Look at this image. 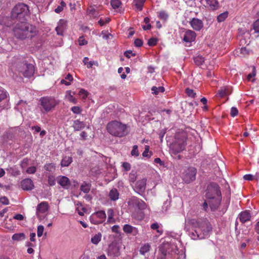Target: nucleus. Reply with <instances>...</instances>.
Listing matches in <instances>:
<instances>
[{
	"instance_id": "1",
	"label": "nucleus",
	"mask_w": 259,
	"mask_h": 259,
	"mask_svg": "<svg viewBox=\"0 0 259 259\" xmlns=\"http://www.w3.org/2000/svg\"><path fill=\"white\" fill-rule=\"evenodd\" d=\"M187 222L194 228V232L190 235L192 239H202L209 235L211 231V226L207 220L189 219Z\"/></svg>"
},
{
	"instance_id": "2",
	"label": "nucleus",
	"mask_w": 259,
	"mask_h": 259,
	"mask_svg": "<svg viewBox=\"0 0 259 259\" xmlns=\"http://www.w3.org/2000/svg\"><path fill=\"white\" fill-rule=\"evenodd\" d=\"M206 201L203 202L202 206L204 210L208 208V204L211 210H216L219 206L222 196L219 187L217 184H211L207 187L206 193Z\"/></svg>"
},
{
	"instance_id": "3",
	"label": "nucleus",
	"mask_w": 259,
	"mask_h": 259,
	"mask_svg": "<svg viewBox=\"0 0 259 259\" xmlns=\"http://www.w3.org/2000/svg\"><path fill=\"white\" fill-rule=\"evenodd\" d=\"M14 33L17 38L23 39L33 36L35 35V30L34 28L28 23L22 22L15 27Z\"/></svg>"
},
{
	"instance_id": "4",
	"label": "nucleus",
	"mask_w": 259,
	"mask_h": 259,
	"mask_svg": "<svg viewBox=\"0 0 259 259\" xmlns=\"http://www.w3.org/2000/svg\"><path fill=\"white\" fill-rule=\"evenodd\" d=\"M186 145V135L184 132L177 133L173 141L170 144V152L177 154L184 150Z\"/></svg>"
},
{
	"instance_id": "5",
	"label": "nucleus",
	"mask_w": 259,
	"mask_h": 259,
	"mask_svg": "<svg viewBox=\"0 0 259 259\" xmlns=\"http://www.w3.org/2000/svg\"><path fill=\"white\" fill-rule=\"evenodd\" d=\"M106 128L110 135L115 137H122L127 133L126 125L116 120L109 122Z\"/></svg>"
},
{
	"instance_id": "6",
	"label": "nucleus",
	"mask_w": 259,
	"mask_h": 259,
	"mask_svg": "<svg viewBox=\"0 0 259 259\" xmlns=\"http://www.w3.org/2000/svg\"><path fill=\"white\" fill-rule=\"evenodd\" d=\"M28 6L24 4H19L15 6L12 11V16L19 20H24L25 17L29 14Z\"/></svg>"
},
{
	"instance_id": "7",
	"label": "nucleus",
	"mask_w": 259,
	"mask_h": 259,
	"mask_svg": "<svg viewBox=\"0 0 259 259\" xmlns=\"http://www.w3.org/2000/svg\"><path fill=\"white\" fill-rule=\"evenodd\" d=\"M40 105L45 112H49L55 107L58 102L54 98L50 97H42L40 99Z\"/></svg>"
},
{
	"instance_id": "8",
	"label": "nucleus",
	"mask_w": 259,
	"mask_h": 259,
	"mask_svg": "<svg viewBox=\"0 0 259 259\" xmlns=\"http://www.w3.org/2000/svg\"><path fill=\"white\" fill-rule=\"evenodd\" d=\"M121 244L116 242H113L109 244L107 253V255L111 257H118L120 255V249Z\"/></svg>"
},
{
	"instance_id": "9",
	"label": "nucleus",
	"mask_w": 259,
	"mask_h": 259,
	"mask_svg": "<svg viewBox=\"0 0 259 259\" xmlns=\"http://www.w3.org/2000/svg\"><path fill=\"white\" fill-rule=\"evenodd\" d=\"M18 70L26 77L32 76L34 72V66L30 64H21L18 67Z\"/></svg>"
},
{
	"instance_id": "10",
	"label": "nucleus",
	"mask_w": 259,
	"mask_h": 259,
	"mask_svg": "<svg viewBox=\"0 0 259 259\" xmlns=\"http://www.w3.org/2000/svg\"><path fill=\"white\" fill-rule=\"evenodd\" d=\"M105 211L100 210L93 213L90 216L91 222L94 224H98L103 222L106 219Z\"/></svg>"
},
{
	"instance_id": "11",
	"label": "nucleus",
	"mask_w": 259,
	"mask_h": 259,
	"mask_svg": "<svg viewBox=\"0 0 259 259\" xmlns=\"http://www.w3.org/2000/svg\"><path fill=\"white\" fill-rule=\"evenodd\" d=\"M196 169L194 167H190L184 172L183 179L187 183H189L195 179Z\"/></svg>"
},
{
	"instance_id": "12",
	"label": "nucleus",
	"mask_w": 259,
	"mask_h": 259,
	"mask_svg": "<svg viewBox=\"0 0 259 259\" xmlns=\"http://www.w3.org/2000/svg\"><path fill=\"white\" fill-rule=\"evenodd\" d=\"M48 208L49 206L47 202H42L40 204H39L36 208V213L37 217L39 220L42 219L44 217V215H46L47 214Z\"/></svg>"
},
{
	"instance_id": "13",
	"label": "nucleus",
	"mask_w": 259,
	"mask_h": 259,
	"mask_svg": "<svg viewBox=\"0 0 259 259\" xmlns=\"http://www.w3.org/2000/svg\"><path fill=\"white\" fill-rule=\"evenodd\" d=\"M201 4L210 10H217L220 8V4L217 0H200Z\"/></svg>"
},
{
	"instance_id": "14",
	"label": "nucleus",
	"mask_w": 259,
	"mask_h": 259,
	"mask_svg": "<svg viewBox=\"0 0 259 259\" xmlns=\"http://www.w3.org/2000/svg\"><path fill=\"white\" fill-rule=\"evenodd\" d=\"M129 203L130 205L141 210L145 209L147 206L146 204L143 200L137 197L132 198Z\"/></svg>"
},
{
	"instance_id": "15",
	"label": "nucleus",
	"mask_w": 259,
	"mask_h": 259,
	"mask_svg": "<svg viewBox=\"0 0 259 259\" xmlns=\"http://www.w3.org/2000/svg\"><path fill=\"white\" fill-rule=\"evenodd\" d=\"M147 179L143 178L138 180L135 186V190L139 194H141L144 192L146 188Z\"/></svg>"
},
{
	"instance_id": "16",
	"label": "nucleus",
	"mask_w": 259,
	"mask_h": 259,
	"mask_svg": "<svg viewBox=\"0 0 259 259\" xmlns=\"http://www.w3.org/2000/svg\"><path fill=\"white\" fill-rule=\"evenodd\" d=\"M196 36V34L195 32L191 30H188L185 32L183 40L187 43L191 42L195 40Z\"/></svg>"
},
{
	"instance_id": "17",
	"label": "nucleus",
	"mask_w": 259,
	"mask_h": 259,
	"mask_svg": "<svg viewBox=\"0 0 259 259\" xmlns=\"http://www.w3.org/2000/svg\"><path fill=\"white\" fill-rule=\"evenodd\" d=\"M190 24L193 29L200 31L203 27V23L200 19L194 18L190 21Z\"/></svg>"
},
{
	"instance_id": "18",
	"label": "nucleus",
	"mask_w": 259,
	"mask_h": 259,
	"mask_svg": "<svg viewBox=\"0 0 259 259\" xmlns=\"http://www.w3.org/2000/svg\"><path fill=\"white\" fill-rule=\"evenodd\" d=\"M67 28V21L64 19H61L58 23V25L56 28V31L57 34L62 35L64 31Z\"/></svg>"
},
{
	"instance_id": "19",
	"label": "nucleus",
	"mask_w": 259,
	"mask_h": 259,
	"mask_svg": "<svg viewBox=\"0 0 259 259\" xmlns=\"http://www.w3.org/2000/svg\"><path fill=\"white\" fill-rule=\"evenodd\" d=\"M57 180L58 183L64 188L67 189L70 185L69 179L65 176H59Z\"/></svg>"
},
{
	"instance_id": "20",
	"label": "nucleus",
	"mask_w": 259,
	"mask_h": 259,
	"mask_svg": "<svg viewBox=\"0 0 259 259\" xmlns=\"http://www.w3.org/2000/svg\"><path fill=\"white\" fill-rule=\"evenodd\" d=\"M22 188L25 190H31L34 188L32 181L30 179H25L21 182Z\"/></svg>"
},
{
	"instance_id": "21",
	"label": "nucleus",
	"mask_w": 259,
	"mask_h": 259,
	"mask_svg": "<svg viewBox=\"0 0 259 259\" xmlns=\"http://www.w3.org/2000/svg\"><path fill=\"white\" fill-rule=\"evenodd\" d=\"M123 230L125 233L127 234H132L134 236H136L138 234V230L137 228L127 224L124 225Z\"/></svg>"
},
{
	"instance_id": "22",
	"label": "nucleus",
	"mask_w": 259,
	"mask_h": 259,
	"mask_svg": "<svg viewBox=\"0 0 259 259\" xmlns=\"http://www.w3.org/2000/svg\"><path fill=\"white\" fill-rule=\"evenodd\" d=\"M251 214L248 210H245L241 212L239 214V220L241 222L244 223L250 220Z\"/></svg>"
},
{
	"instance_id": "23",
	"label": "nucleus",
	"mask_w": 259,
	"mask_h": 259,
	"mask_svg": "<svg viewBox=\"0 0 259 259\" xmlns=\"http://www.w3.org/2000/svg\"><path fill=\"white\" fill-rule=\"evenodd\" d=\"M85 126V124L83 122L76 120L74 121L73 127L74 131H78L83 128Z\"/></svg>"
},
{
	"instance_id": "24",
	"label": "nucleus",
	"mask_w": 259,
	"mask_h": 259,
	"mask_svg": "<svg viewBox=\"0 0 259 259\" xmlns=\"http://www.w3.org/2000/svg\"><path fill=\"white\" fill-rule=\"evenodd\" d=\"M72 162V158L70 156H64L63 157L61 161V166L66 167L68 166Z\"/></svg>"
},
{
	"instance_id": "25",
	"label": "nucleus",
	"mask_w": 259,
	"mask_h": 259,
	"mask_svg": "<svg viewBox=\"0 0 259 259\" xmlns=\"http://www.w3.org/2000/svg\"><path fill=\"white\" fill-rule=\"evenodd\" d=\"M109 198L113 201L116 200L118 199L119 193L117 189H112L110 190L109 194Z\"/></svg>"
},
{
	"instance_id": "26",
	"label": "nucleus",
	"mask_w": 259,
	"mask_h": 259,
	"mask_svg": "<svg viewBox=\"0 0 259 259\" xmlns=\"http://www.w3.org/2000/svg\"><path fill=\"white\" fill-rule=\"evenodd\" d=\"M230 94L229 89L227 87H223L219 90L218 95L220 97H223Z\"/></svg>"
},
{
	"instance_id": "27",
	"label": "nucleus",
	"mask_w": 259,
	"mask_h": 259,
	"mask_svg": "<svg viewBox=\"0 0 259 259\" xmlns=\"http://www.w3.org/2000/svg\"><path fill=\"white\" fill-rule=\"evenodd\" d=\"M65 99L67 100L69 102H71L73 104H76L77 103V100L73 97L72 95H71V91H66L65 94Z\"/></svg>"
},
{
	"instance_id": "28",
	"label": "nucleus",
	"mask_w": 259,
	"mask_h": 259,
	"mask_svg": "<svg viewBox=\"0 0 259 259\" xmlns=\"http://www.w3.org/2000/svg\"><path fill=\"white\" fill-rule=\"evenodd\" d=\"M102 238V234L101 233H98L95 234L92 238L91 242L94 244H97L101 241Z\"/></svg>"
},
{
	"instance_id": "29",
	"label": "nucleus",
	"mask_w": 259,
	"mask_h": 259,
	"mask_svg": "<svg viewBox=\"0 0 259 259\" xmlns=\"http://www.w3.org/2000/svg\"><path fill=\"white\" fill-rule=\"evenodd\" d=\"M83 62L84 65H87V67L88 68H92L94 65H98V63L97 62L93 61H89V58L88 57L84 58Z\"/></svg>"
},
{
	"instance_id": "30",
	"label": "nucleus",
	"mask_w": 259,
	"mask_h": 259,
	"mask_svg": "<svg viewBox=\"0 0 259 259\" xmlns=\"http://www.w3.org/2000/svg\"><path fill=\"white\" fill-rule=\"evenodd\" d=\"M150 245L148 244H144L143 245L140 250L141 254L144 255L146 253L148 252L150 250Z\"/></svg>"
},
{
	"instance_id": "31",
	"label": "nucleus",
	"mask_w": 259,
	"mask_h": 259,
	"mask_svg": "<svg viewBox=\"0 0 259 259\" xmlns=\"http://www.w3.org/2000/svg\"><path fill=\"white\" fill-rule=\"evenodd\" d=\"M25 239V234L23 233H16L13 235L12 239L15 241H20Z\"/></svg>"
},
{
	"instance_id": "32",
	"label": "nucleus",
	"mask_w": 259,
	"mask_h": 259,
	"mask_svg": "<svg viewBox=\"0 0 259 259\" xmlns=\"http://www.w3.org/2000/svg\"><path fill=\"white\" fill-rule=\"evenodd\" d=\"M91 189V185L87 183H83L80 187V190L81 191L85 193H88Z\"/></svg>"
},
{
	"instance_id": "33",
	"label": "nucleus",
	"mask_w": 259,
	"mask_h": 259,
	"mask_svg": "<svg viewBox=\"0 0 259 259\" xmlns=\"http://www.w3.org/2000/svg\"><path fill=\"white\" fill-rule=\"evenodd\" d=\"M146 0H134V3L137 9L141 11Z\"/></svg>"
},
{
	"instance_id": "34",
	"label": "nucleus",
	"mask_w": 259,
	"mask_h": 259,
	"mask_svg": "<svg viewBox=\"0 0 259 259\" xmlns=\"http://www.w3.org/2000/svg\"><path fill=\"white\" fill-rule=\"evenodd\" d=\"M152 93L155 95H158L159 93H163L164 91V88L163 87H153L151 89Z\"/></svg>"
},
{
	"instance_id": "35",
	"label": "nucleus",
	"mask_w": 259,
	"mask_h": 259,
	"mask_svg": "<svg viewBox=\"0 0 259 259\" xmlns=\"http://www.w3.org/2000/svg\"><path fill=\"white\" fill-rule=\"evenodd\" d=\"M108 214V222L113 223L114 222V219L113 218L114 212L113 209H109L107 211Z\"/></svg>"
},
{
	"instance_id": "36",
	"label": "nucleus",
	"mask_w": 259,
	"mask_h": 259,
	"mask_svg": "<svg viewBox=\"0 0 259 259\" xmlns=\"http://www.w3.org/2000/svg\"><path fill=\"white\" fill-rule=\"evenodd\" d=\"M228 16V12L226 11L223 13L220 14L217 18L218 21L219 22H221L224 21Z\"/></svg>"
},
{
	"instance_id": "37",
	"label": "nucleus",
	"mask_w": 259,
	"mask_h": 259,
	"mask_svg": "<svg viewBox=\"0 0 259 259\" xmlns=\"http://www.w3.org/2000/svg\"><path fill=\"white\" fill-rule=\"evenodd\" d=\"M89 94V92L87 91H86L83 89H81L78 92L79 96H80V97L83 100L86 99V98L88 97Z\"/></svg>"
},
{
	"instance_id": "38",
	"label": "nucleus",
	"mask_w": 259,
	"mask_h": 259,
	"mask_svg": "<svg viewBox=\"0 0 259 259\" xmlns=\"http://www.w3.org/2000/svg\"><path fill=\"white\" fill-rule=\"evenodd\" d=\"M8 96V93L3 88L0 87V102L6 99Z\"/></svg>"
},
{
	"instance_id": "39",
	"label": "nucleus",
	"mask_w": 259,
	"mask_h": 259,
	"mask_svg": "<svg viewBox=\"0 0 259 259\" xmlns=\"http://www.w3.org/2000/svg\"><path fill=\"white\" fill-rule=\"evenodd\" d=\"M150 147L149 146L146 145L145 147V150L142 153L143 157L150 158L152 155V153L149 152Z\"/></svg>"
},
{
	"instance_id": "40",
	"label": "nucleus",
	"mask_w": 259,
	"mask_h": 259,
	"mask_svg": "<svg viewBox=\"0 0 259 259\" xmlns=\"http://www.w3.org/2000/svg\"><path fill=\"white\" fill-rule=\"evenodd\" d=\"M194 61L197 65H200L204 62V60L202 56H197L194 58Z\"/></svg>"
},
{
	"instance_id": "41",
	"label": "nucleus",
	"mask_w": 259,
	"mask_h": 259,
	"mask_svg": "<svg viewBox=\"0 0 259 259\" xmlns=\"http://www.w3.org/2000/svg\"><path fill=\"white\" fill-rule=\"evenodd\" d=\"M110 3L111 6L114 9L119 8L121 4L120 1L118 0H111Z\"/></svg>"
},
{
	"instance_id": "42",
	"label": "nucleus",
	"mask_w": 259,
	"mask_h": 259,
	"mask_svg": "<svg viewBox=\"0 0 259 259\" xmlns=\"http://www.w3.org/2000/svg\"><path fill=\"white\" fill-rule=\"evenodd\" d=\"M55 165L54 163H48L45 165V168L46 170L52 171L55 169Z\"/></svg>"
},
{
	"instance_id": "43",
	"label": "nucleus",
	"mask_w": 259,
	"mask_h": 259,
	"mask_svg": "<svg viewBox=\"0 0 259 259\" xmlns=\"http://www.w3.org/2000/svg\"><path fill=\"white\" fill-rule=\"evenodd\" d=\"M159 17L161 19L166 21L168 19V15L165 11H161L159 12Z\"/></svg>"
},
{
	"instance_id": "44",
	"label": "nucleus",
	"mask_w": 259,
	"mask_h": 259,
	"mask_svg": "<svg viewBox=\"0 0 259 259\" xmlns=\"http://www.w3.org/2000/svg\"><path fill=\"white\" fill-rule=\"evenodd\" d=\"M138 146L137 145H134L133 147V149L131 151V155L132 156L137 157L139 155V153L138 149Z\"/></svg>"
},
{
	"instance_id": "45",
	"label": "nucleus",
	"mask_w": 259,
	"mask_h": 259,
	"mask_svg": "<svg viewBox=\"0 0 259 259\" xmlns=\"http://www.w3.org/2000/svg\"><path fill=\"white\" fill-rule=\"evenodd\" d=\"M252 28L254 30V32L259 33V20H256L253 23Z\"/></svg>"
},
{
	"instance_id": "46",
	"label": "nucleus",
	"mask_w": 259,
	"mask_h": 259,
	"mask_svg": "<svg viewBox=\"0 0 259 259\" xmlns=\"http://www.w3.org/2000/svg\"><path fill=\"white\" fill-rule=\"evenodd\" d=\"M151 228L153 230H156L157 232L159 233L160 234H161L162 233V231L161 230H159V225L157 223H155L152 224L151 225Z\"/></svg>"
},
{
	"instance_id": "47",
	"label": "nucleus",
	"mask_w": 259,
	"mask_h": 259,
	"mask_svg": "<svg viewBox=\"0 0 259 259\" xmlns=\"http://www.w3.org/2000/svg\"><path fill=\"white\" fill-rule=\"evenodd\" d=\"M44 231V227L42 225H39L37 227V234L38 237L42 236Z\"/></svg>"
},
{
	"instance_id": "48",
	"label": "nucleus",
	"mask_w": 259,
	"mask_h": 259,
	"mask_svg": "<svg viewBox=\"0 0 259 259\" xmlns=\"http://www.w3.org/2000/svg\"><path fill=\"white\" fill-rule=\"evenodd\" d=\"M158 41V39L156 38L152 37L149 39L148 41V44L150 46H155Z\"/></svg>"
},
{
	"instance_id": "49",
	"label": "nucleus",
	"mask_w": 259,
	"mask_h": 259,
	"mask_svg": "<svg viewBox=\"0 0 259 259\" xmlns=\"http://www.w3.org/2000/svg\"><path fill=\"white\" fill-rule=\"evenodd\" d=\"M137 175L136 174L132 172L129 175V181L131 183H134L136 180Z\"/></svg>"
},
{
	"instance_id": "50",
	"label": "nucleus",
	"mask_w": 259,
	"mask_h": 259,
	"mask_svg": "<svg viewBox=\"0 0 259 259\" xmlns=\"http://www.w3.org/2000/svg\"><path fill=\"white\" fill-rule=\"evenodd\" d=\"M71 110L74 114H80L81 112V109L79 106H73L71 108Z\"/></svg>"
},
{
	"instance_id": "51",
	"label": "nucleus",
	"mask_w": 259,
	"mask_h": 259,
	"mask_svg": "<svg viewBox=\"0 0 259 259\" xmlns=\"http://www.w3.org/2000/svg\"><path fill=\"white\" fill-rule=\"evenodd\" d=\"M110 19L109 18H105L104 19H100L98 21V23L101 26H103L105 24L108 23L110 21Z\"/></svg>"
},
{
	"instance_id": "52",
	"label": "nucleus",
	"mask_w": 259,
	"mask_h": 259,
	"mask_svg": "<svg viewBox=\"0 0 259 259\" xmlns=\"http://www.w3.org/2000/svg\"><path fill=\"white\" fill-rule=\"evenodd\" d=\"M48 183L50 186H54L55 184V179L53 176H50L48 178Z\"/></svg>"
},
{
	"instance_id": "53",
	"label": "nucleus",
	"mask_w": 259,
	"mask_h": 259,
	"mask_svg": "<svg viewBox=\"0 0 259 259\" xmlns=\"http://www.w3.org/2000/svg\"><path fill=\"white\" fill-rule=\"evenodd\" d=\"M238 111L236 107H233L231 108L230 114L232 117H235L238 114Z\"/></svg>"
},
{
	"instance_id": "54",
	"label": "nucleus",
	"mask_w": 259,
	"mask_h": 259,
	"mask_svg": "<svg viewBox=\"0 0 259 259\" xmlns=\"http://www.w3.org/2000/svg\"><path fill=\"white\" fill-rule=\"evenodd\" d=\"M186 93L187 95L190 97H194L195 95V93L194 92V91L191 89H187L186 90Z\"/></svg>"
},
{
	"instance_id": "55",
	"label": "nucleus",
	"mask_w": 259,
	"mask_h": 259,
	"mask_svg": "<svg viewBox=\"0 0 259 259\" xmlns=\"http://www.w3.org/2000/svg\"><path fill=\"white\" fill-rule=\"evenodd\" d=\"M0 202L4 205H7L9 203V199L5 196L0 198Z\"/></svg>"
},
{
	"instance_id": "56",
	"label": "nucleus",
	"mask_w": 259,
	"mask_h": 259,
	"mask_svg": "<svg viewBox=\"0 0 259 259\" xmlns=\"http://www.w3.org/2000/svg\"><path fill=\"white\" fill-rule=\"evenodd\" d=\"M36 171V167L35 166H30L26 170V172L29 174H33Z\"/></svg>"
},
{
	"instance_id": "57",
	"label": "nucleus",
	"mask_w": 259,
	"mask_h": 259,
	"mask_svg": "<svg viewBox=\"0 0 259 259\" xmlns=\"http://www.w3.org/2000/svg\"><path fill=\"white\" fill-rule=\"evenodd\" d=\"M78 41L80 46H83L87 44V41L82 36L79 37Z\"/></svg>"
},
{
	"instance_id": "58",
	"label": "nucleus",
	"mask_w": 259,
	"mask_h": 259,
	"mask_svg": "<svg viewBox=\"0 0 259 259\" xmlns=\"http://www.w3.org/2000/svg\"><path fill=\"white\" fill-rule=\"evenodd\" d=\"M122 167L124 168V169L126 171H128L130 170L131 169V164L128 162H123L122 163Z\"/></svg>"
},
{
	"instance_id": "59",
	"label": "nucleus",
	"mask_w": 259,
	"mask_h": 259,
	"mask_svg": "<svg viewBox=\"0 0 259 259\" xmlns=\"http://www.w3.org/2000/svg\"><path fill=\"white\" fill-rule=\"evenodd\" d=\"M124 55L127 58H130L131 56H135L136 54L133 53L131 51H127L124 52Z\"/></svg>"
},
{
	"instance_id": "60",
	"label": "nucleus",
	"mask_w": 259,
	"mask_h": 259,
	"mask_svg": "<svg viewBox=\"0 0 259 259\" xmlns=\"http://www.w3.org/2000/svg\"><path fill=\"white\" fill-rule=\"evenodd\" d=\"M243 179L247 181H251L253 180L254 176L250 174L245 175L243 176Z\"/></svg>"
},
{
	"instance_id": "61",
	"label": "nucleus",
	"mask_w": 259,
	"mask_h": 259,
	"mask_svg": "<svg viewBox=\"0 0 259 259\" xmlns=\"http://www.w3.org/2000/svg\"><path fill=\"white\" fill-rule=\"evenodd\" d=\"M134 44L136 47H139L142 46L143 41L141 39L138 38L135 39Z\"/></svg>"
},
{
	"instance_id": "62",
	"label": "nucleus",
	"mask_w": 259,
	"mask_h": 259,
	"mask_svg": "<svg viewBox=\"0 0 259 259\" xmlns=\"http://www.w3.org/2000/svg\"><path fill=\"white\" fill-rule=\"evenodd\" d=\"M13 218L15 220L21 221L23 220L24 217L21 214H17L13 217Z\"/></svg>"
},
{
	"instance_id": "63",
	"label": "nucleus",
	"mask_w": 259,
	"mask_h": 259,
	"mask_svg": "<svg viewBox=\"0 0 259 259\" xmlns=\"http://www.w3.org/2000/svg\"><path fill=\"white\" fill-rule=\"evenodd\" d=\"M161 251L162 254H163V256L158 257L157 259H166V258L168 259L169 258L168 255L167 256L166 253L165 252V251L164 250H162V249H161Z\"/></svg>"
},
{
	"instance_id": "64",
	"label": "nucleus",
	"mask_w": 259,
	"mask_h": 259,
	"mask_svg": "<svg viewBox=\"0 0 259 259\" xmlns=\"http://www.w3.org/2000/svg\"><path fill=\"white\" fill-rule=\"evenodd\" d=\"M26 105V102H24V101H20L19 102V103L17 104V108L18 109H20V106L22 105V106H25Z\"/></svg>"
}]
</instances>
